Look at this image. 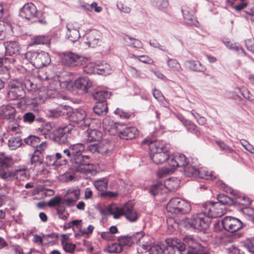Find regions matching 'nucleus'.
I'll return each mask as SVG.
<instances>
[{
    "label": "nucleus",
    "mask_w": 254,
    "mask_h": 254,
    "mask_svg": "<svg viewBox=\"0 0 254 254\" xmlns=\"http://www.w3.org/2000/svg\"><path fill=\"white\" fill-rule=\"evenodd\" d=\"M201 210L209 216L210 218L220 217L225 213L223 207H220L218 202L208 201L202 204Z\"/></svg>",
    "instance_id": "9b49d317"
},
{
    "label": "nucleus",
    "mask_w": 254,
    "mask_h": 254,
    "mask_svg": "<svg viewBox=\"0 0 254 254\" xmlns=\"http://www.w3.org/2000/svg\"><path fill=\"white\" fill-rule=\"evenodd\" d=\"M24 142L27 145H30L34 147H38L40 142V139L39 137L36 136L30 135L28 137L24 139Z\"/></svg>",
    "instance_id": "37998d69"
},
{
    "label": "nucleus",
    "mask_w": 254,
    "mask_h": 254,
    "mask_svg": "<svg viewBox=\"0 0 254 254\" xmlns=\"http://www.w3.org/2000/svg\"><path fill=\"white\" fill-rule=\"evenodd\" d=\"M142 144H148L150 149V157L156 164H161L166 163L170 167L169 154L170 144L163 140L150 141L145 139Z\"/></svg>",
    "instance_id": "f03ea898"
},
{
    "label": "nucleus",
    "mask_w": 254,
    "mask_h": 254,
    "mask_svg": "<svg viewBox=\"0 0 254 254\" xmlns=\"http://www.w3.org/2000/svg\"><path fill=\"white\" fill-rule=\"evenodd\" d=\"M117 131L119 132V136L123 139H131L134 138L138 134V130L134 127H126L122 130L117 128Z\"/></svg>",
    "instance_id": "a211bd4d"
},
{
    "label": "nucleus",
    "mask_w": 254,
    "mask_h": 254,
    "mask_svg": "<svg viewBox=\"0 0 254 254\" xmlns=\"http://www.w3.org/2000/svg\"><path fill=\"white\" fill-rule=\"evenodd\" d=\"M80 191L78 189L71 188L67 190L66 194H74V197H68L65 199L63 203H65L67 206L71 207L79 199Z\"/></svg>",
    "instance_id": "412c9836"
},
{
    "label": "nucleus",
    "mask_w": 254,
    "mask_h": 254,
    "mask_svg": "<svg viewBox=\"0 0 254 254\" xmlns=\"http://www.w3.org/2000/svg\"><path fill=\"white\" fill-rule=\"evenodd\" d=\"M184 174L186 176L190 177H197L198 174V169L192 166L190 163L184 169Z\"/></svg>",
    "instance_id": "4c0bfd02"
},
{
    "label": "nucleus",
    "mask_w": 254,
    "mask_h": 254,
    "mask_svg": "<svg viewBox=\"0 0 254 254\" xmlns=\"http://www.w3.org/2000/svg\"><path fill=\"white\" fill-rule=\"evenodd\" d=\"M61 61L63 64L70 67H75L81 65L82 58L78 54L71 52H63L61 54Z\"/></svg>",
    "instance_id": "f8f14e48"
},
{
    "label": "nucleus",
    "mask_w": 254,
    "mask_h": 254,
    "mask_svg": "<svg viewBox=\"0 0 254 254\" xmlns=\"http://www.w3.org/2000/svg\"><path fill=\"white\" fill-rule=\"evenodd\" d=\"M152 4L159 9L166 8L168 6L167 0H150Z\"/></svg>",
    "instance_id": "de8ad7c7"
},
{
    "label": "nucleus",
    "mask_w": 254,
    "mask_h": 254,
    "mask_svg": "<svg viewBox=\"0 0 254 254\" xmlns=\"http://www.w3.org/2000/svg\"><path fill=\"white\" fill-rule=\"evenodd\" d=\"M23 84V87L29 92L35 91L38 88L37 84L30 79H26Z\"/></svg>",
    "instance_id": "c03bdc74"
},
{
    "label": "nucleus",
    "mask_w": 254,
    "mask_h": 254,
    "mask_svg": "<svg viewBox=\"0 0 254 254\" xmlns=\"http://www.w3.org/2000/svg\"><path fill=\"white\" fill-rule=\"evenodd\" d=\"M166 242L167 246L163 250L164 254H175L176 250L180 254H184V252L186 249L185 242L176 238L167 239Z\"/></svg>",
    "instance_id": "1a4fd4ad"
},
{
    "label": "nucleus",
    "mask_w": 254,
    "mask_h": 254,
    "mask_svg": "<svg viewBox=\"0 0 254 254\" xmlns=\"http://www.w3.org/2000/svg\"><path fill=\"white\" fill-rule=\"evenodd\" d=\"M23 121L25 123L31 124L35 120V116L32 112H27L23 116Z\"/></svg>",
    "instance_id": "e2e57ef3"
},
{
    "label": "nucleus",
    "mask_w": 254,
    "mask_h": 254,
    "mask_svg": "<svg viewBox=\"0 0 254 254\" xmlns=\"http://www.w3.org/2000/svg\"><path fill=\"white\" fill-rule=\"evenodd\" d=\"M243 212L250 220L254 222V209L251 207H246L243 209Z\"/></svg>",
    "instance_id": "bf43d9fd"
},
{
    "label": "nucleus",
    "mask_w": 254,
    "mask_h": 254,
    "mask_svg": "<svg viewBox=\"0 0 254 254\" xmlns=\"http://www.w3.org/2000/svg\"><path fill=\"white\" fill-rule=\"evenodd\" d=\"M16 110L14 107L10 105H3L0 108V116L4 119L13 120L15 117Z\"/></svg>",
    "instance_id": "aec40b11"
},
{
    "label": "nucleus",
    "mask_w": 254,
    "mask_h": 254,
    "mask_svg": "<svg viewBox=\"0 0 254 254\" xmlns=\"http://www.w3.org/2000/svg\"><path fill=\"white\" fill-rule=\"evenodd\" d=\"M220 223L226 231L230 233L237 232L246 225L240 219L233 216L225 217Z\"/></svg>",
    "instance_id": "9d476101"
},
{
    "label": "nucleus",
    "mask_w": 254,
    "mask_h": 254,
    "mask_svg": "<svg viewBox=\"0 0 254 254\" xmlns=\"http://www.w3.org/2000/svg\"><path fill=\"white\" fill-rule=\"evenodd\" d=\"M191 114L200 125H203L206 123V119L202 116H200L195 110H192Z\"/></svg>",
    "instance_id": "13d9d810"
},
{
    "label": "nucleus",
    "mask_w": 254,
    "mask_h": 254,
    "mask_svg": "<svg viewBox=\"0 0 254 254\" xmlns=\"http://www.w3.org/2000/svg\"><path fill=\"white\" fill-rule=\"evenodd\" d=\"M236 90H237L245 98L247 99L250 101H252L253 100V99L251 97V93L250 91L247 89L245 87H236L235 88V92H236Z\"/></svg>",
    "instance_id": "6e6d98bb"
},
{
    "label": "nucleus",
    "mask_w": 254,
    "mask_h": 254,
    "mask_svg": "<svg viewBox=\"0 0 254 254\" xmlns=\"http://www.w3.org/2000/svg\"><path fill=\"white\" fill-rule=\"evenodd\" d=\"M244 247L250 254H254V244L249 240L244 243Z\"/></svg>",
    "instance_id": "338daca9"
},
{
    "label": "nucleus",
    "mask_w": 254,
    "mask_h": 254,
    "mask_svg": "<svg viewBox=\"0 0 254 254\" xmlns=\"http://www.w3.org/2000/svg\"><path fill=\"white\" fill-rule=\"evenodd\" d=\"M61 202L62 197L60 196L57 195L52 198L47 203V205L50 207H53L55 206H57V207H58L59 206H61L60 205Z\"/></svg>",
    "instance_id": "603ef678"
},
{
    "label": "nucleus",
    "mask_w": 254,
    "mask_h": 254,
    "mask_svg": "<svg viewBox=\"0 0 254 254\" xmlns=\"http://www.w3.org/2000/svg\"><path fill=\"white\" fill-rule=\"evenodd\" d=\"M185 221L190 228L201 231L209 227L211 219L204 211L201 210L200 213L193 215L190 219H186Z\"/></svg>",
    "instance_id": "423d86ee"
},
{
    "label": "nucleus",
    "mask_w": 254,
    "mask_h": 254,
    "mask_svg": "<svg viewBox=\"0 0 254 254\" xmlns=\"http://www.w3.org/2000/svg\"><path fill=\"white\" fill-rule=\"evenodd\" d=\"M184 18L190 22V24H192L195 26H197L198 22L196 18L194 16V11L190 10L187 6H184L182 9Z\"/></svg>",
    "instance_id": "a878e982"
},
{
    "label": "nucleus",
    "mask_w": 254,
    "mask_h": 254,
    "mask_svg": "<svg viewBox=\"0 0 254 254\" xmlns=\"http://www.w3.org/2000/svg\"><path fill=\"white\" fill-rule=\"evenodd\" d=\"M142 248L149 251V254H159L163 252L162 249L158 245L148 246L143 245Z\"/></svg>",
    "instance_id": "49530a36"
},
{
    "label": "nucleus",
    "mask_w": 254,
    "mask_h": 254,
    "mask_svg": "<svg viewBox=\"0 0 254 254\" xmlns=\"http://www.w3.org/2000/svg\"><path fill=\"white\" fill-rule=\"evenodd\" d=\"M218 203L224 205L231 206L235 204V201L233 198H231L224 194H219L217 196Z\"/></svg>",
    "instance_id": "473e14b6"
},
{
    "label": "nucleus",
    "mask_w": 254,
    "mask_h": 254,
    "mask_svg": "<svg viewBox=\"0 0 254 254\" xmlns=\"http://www.w3.org/2000/svg\"><path fill=\"white\" fill-rule=\"evenodd\" d=\"M5 49V56L17 55L20 52V45L16 41H10L4 44Z\"/></svg>",
    "instance_id": "6ab92c4d"
},
{
    "label": "nucleus",
    "mask_w": 254,
    "mask_h": 254,
    "mask_svg": "<svg viewBox=\"0 0 254 254\" xmlns=\"http://www.w3.org/2000/svg\"><path fill=\"white\" fill-rule=\"evenodd\" d=\"M109 180L107 178H103L95 180L94 185L96 189L100 191H103L108 188Z\"/></svg>",
    "instance_id": "f704fd0d"
},
{
    "label": "nucleus",
    "mask_w": 254,
    "mask_h": 254,
    "mask_svg": "<svg viewBox=\"0 0 254 254\" xmlns=\"http://www.w3.org/2000/svg\"><path fill=\"white\" fill-rule=\"evenodd\" d=\"M198 174L197 177L207 180H213L215 179L216 177L213 175L212 172H208L205 168H198Z\"/></svg>",
    "instance_id": "c9c22d12"
},
{
    "label": "nucleus",
    "mask_w": 254,
    "mask_h": 254,
    "mask_svg": "<svg viewBox=\"0 0 254 254\" xmlns=\"http://www.w3.org/2000/svg\"><path fill=\"white\" fill-rule=\"evenodd\" d=\"M162 186L160 183L153 185L149 190L150 193L154 196L156 195L159 193Z\"/></svg>",
    "instance_id": "69168bd1"
},
{
    "label": "nucleus",
    "mask_w": 254,
    "mask_h": 254,
    "mask_svg": "<svg viewBox=\"0 0 254 254\" xmlns=\"http://www.w3.org/2000/svg\"><path fill=\"white\" fill-rule=\"evenodd\" d=\"M180 120L183 124V125L186 127L188 131L192 132V131H194L195 130V125L194 124L191 123L190 121L185 119L183 117H181Z\"/></svg>",
    "instance_id": "3c124183"
},
{
    "label": "nucleus",
    "mask_w": 254,
    "mask_h": 254,
    "mask_svg": "<svg viewBox=\"0 0 254 254\" xmlns=\"http://www.w3.org/2000/svg\"><path fill=\"white\" fill-rule=\"evenodd\" d=\"M123 250V248L119 243H114L108 246V251L110 254L120 253Z\"/></svg>",
    "instance_id": "8fccbe9b"
},
{
    "label": "nucleus",
    "mask_w": 254,
    "mask_h": 254,
    "mask_svg": "<svg viewBox=\"0 0 254 254\" xmlns=\"http://www.w3.org/2000/svg\"><path fill=\"white\" fill-rule=\"evenodd\" d=\"M183 240L190 249L187 251L186 250L184 252V254H198L199 252H202L204 250V247L190 236H186Z\"/></svg>",
    "instance_id": "4468645a"
},
{
    "label": "nucleus",
    "mask_w": 254,
    "mask_h": 254,
    "mask_svg": "<svg viewBox=\"0 0 254 254\" xmlns=\"http://www.w3.org/2000/svg\"><path fill=\"white\" fill-rule=\"evenodd\" d=\"M190 67L193 70L203 72L205 70V67L198 61H189L187 62Z\"/></svg>",
    "instance_id": "58836bf2"
},
{
    "label": "nucleus",
    "mask_w": 254,
    "mask_h": 254,
    "mask_svg": "<svg viewBox=\"0 0 254 254\" xmlns=\"http://www.w3.org/2000/svg\"><path fill=\"white\" fill-rule=\"evenodd\" d=\"M25 58L37 68L46 66L51 62L49 54L44 51H28L25 54Z\"/></svg>",
    "instance_id": "20e7f679"
},
{
    "label": "nucleus",
    "mask_w": 254,
    "mask_h": 254,
    "mask_svg": "<svg viewBox=\"0 0 254 254\" xmlns=\"http://www.w3.org/2000/svg\"><path fill=\"white\" fill-rule=\"evenodd\" d=\"M246 18L248 21L254 22V6L248 8L246 11Z\"/></svg>",
    "instance_id": "0e129e2a"
},
{
    "label": "nucleus",
    "mask_w": 254,
    "mask_h": 254,
    "mask_svg": "<svg viewBox=\"0 0 254 254\" xmlns=\"http://www.w3.org/2000/svg\"><path fill=\"white\" fill-rule=\"evenodd\" d=\"M179 181L177 179H168L165 183L169 190H176L179 187Z\"/></svg>",
    "instance_id": "5fc2aeb1"
},
{
    "label": "nucleus",
    "mask_w": 254,
    "mask_h": 254,
    "mask_svg": "<svg viewBox=\"0 0 254 254\" xmlns=\"http://www.w3.org/2000/svg\"><path fill=\"white\" fill-rule=\"evenodd\" d=\"M66 38L72 42L76 41L80 37L79 31L72 23H67L66 25Z\"/></svg>",
    "instance_id": "4be33fe9"
},
{
    "label": "nucleus",
    "mask_w": 254,
    "mask_h": 254,
    "mask_svg": "<svg viewBox=\"0 0 254 254\" xmlns=\"http://www.w3.org/2000/svg\"><path fill=\"white\" fill-rule=\"evenodd\" d=\"M102 133L96 129H91L88 132L87 141L88 142L98 141L101 139Z\"/></svg>",
    "instance_id": "2f4dec72"
},
{
    "label": "nucleus",
    "mask_w": 254,
    "mask_h": 254,
    "mask_svg": "<svg viewBox=\"0 0 254 254\" xmlns=\"http://www.w3.org/2000/svg\"><path fill=\"white\" fill-rule=\"evenodd\" d=\"M166 210L174 214H187L191 210L189 202L179 197L172 198L167 203Z\"/></svg>",
    "instance_id": "39448f33"
},
{
    "label": "nucleus",
    "mask_w": 254,
    "mask_h": 254,
    "mask_svg": "<svg viewBox=\"0 0 254 254\" xmlns=\"http://www.w3.org/2000/svg\"><path fill=\"white\" fill-rule=\"evenodd\" d=\"M124 215L130 222H135L138 218V214L128 203H126L123 206Z\"/></svg>",
    "instance_id": "b1692460"
},
{
    "label": "nucleus",
    "mask_w": 254,
    "mask_h": 254,
    "mask_svg": "<svg viewBox=\"0 0 254 254\" xmlns=\"http://www.w3.org/2000/svg\"><path fill=\"white\" fill-rule=\"evenodd\" d=\"M92 85V82L88 77L84 76L76 79L73 83V87L80 90L82 93L88 92V88Z\"/></svg>",
    "instance_id": "f3484780"
},
{
    "label": "nucleus",
    "mask_w": 254,
    "mask_h": 254,
    "mask_svg": "<svg viewBox=\"0 0 254 254\" xmlns=\"http://www.w3.org/2000/svg\"><path fill=\"white\" fill-rule=\"evenodd\" d=\"M72 121L77 124H80V127L82 129L88 128L91 120L90 118H86L85 111L83 109H78L70 115Z\"/></svg>",
    "instance_id": "ddd939ff"
},
{
    "label": "nucleus",
    "mask_w": 254,
    "mask_h": 254,
    "mask_svg": "<svg viewBox=\"0 0 254 254\" xmlns=\"http://www.w3.org/2000/svg\"><path fill=\"white\" fill-rule=\"evenodd\" d=\"M60 85V83L58 80H52L50 81L49 86L47 88V95L51 98H58L66 99L65 96H63L60 93L58 89Z\"/></svg>",
    "instance_id": "dca6fc26"
},
{
    "label": "nucleus",
    "mask_w": 254,
    "mask_h": 254,
    "mask_svg": "<svg viewBox=\"0 0 254 254\" xmlns=\"http://www.w3.org/2000/svg\"><path fill=\"white\" fill-rule=\"evenodd\" d=\"M83 71L87 74H91L96 73V65L89 63L83 67Z\"/></svg>",
    "instance_id": "864d4df0"
},
{
    "label": "nucleus",
    "mask_w": 254,
    "mask_h": 254,
    "mask_svg": "<svg viewBox=\"0 0 254 254\" xmlns=\"http://www.w3.org/2000/svg\"><path fill=\"white\" fill-rule=\"evenodd\" d=\"M109 214L114 216L115 219H118L121 216L124 215L123 207H119L115 204H112L108 207Z\"/></svg>",
    "instance_id": "c85d7f7f"
},
{
    "label": "nucleus",
    "mask_w": 254,
    "mask_h": 254,
    "mask_svg": "<svg viewBox=\"0 0 254 254\" xmlns=\"http://www.w3.org/2000/svg\"><path fill=\"white\" fill-rule=\"evenodd\" d=\"M93 110L94 112L98 116L105 115L108 111L107 102H97Z\"/></svg>",
    "instance_id": "cd10ccee"
},
{
    "label": "nucleus",
    "mask_w": 254,
    "mask_h": 254,
    "mask_svg": "<svg viewBox=\"0 0 254 254\" xmlns=\"http://www.w3.org/2000/svg\"><path fill=\"white\" fill-rule=\"evenodd\" d=\"M8 167L7 158L0 157V177L4 180H7L11 176L10 172L7 171Z\"/></svg>",
    "instance_id": "393cba45"
},
{
    "label": "nucleus",
    "mask_w": 254,
    "mask_h": 254,
    "mask_svg": "<svg viewBox=\"0 0 254 254\" xmlns=\"http://www.w3.org/2000/svg\"><path fill=\"white\" fill-rule=\"evenodd\" d=\"M123 39L125 43L129 46L135 48H140L142 46V43L140 41L135 38H132L129 35H126Z\"/></svg>",
    "instance_id": "c756f323"
},
{
    "label": "nucleus",
    "mask_w": 254,
    "mask_h": 254,
    "mask_svg": "<svg viewBox=\"0 0 254 254\" xmlns=\"http://www.w3.org/2000/svg\"><path fill=\"white\" fill-rule=\"evenodd\" d=\"M85 147L83 143H78L70 145L67 148L63 151V155L57 153L52 155V158H55L56 161L64 158L65 164L67 160L72 164L73 171L81 173H86L89 170L87 167H93L91 162V158L89 155L84 154Z\"/></svg>",
    "instance_id": "f257e3e1"
},
{
    "label": "nucleus",
    "mask_w": 254,
    "mask_h": 254,
    "mask_svg": "<svg viewBox=\"0 0 254 254\" xmlns=\"http://www.w3.org/2000/svg\"><path fill=\"white\" fill-rule=\"evenodd\" d=\"M37 13L36 6L33 3L29 2L25 4L20 9L19 15L22 18L29 20L36 18Z\"/></svg>",
    "instance_id": "2eb2a0df"
},
{
    "label": "nucleus",
    "mask_w": 254,
    "mask_h": 254,
    "mask_svg": "<svg viewBox=\"0 0 254 254\" xmlns=\"http://www.w3.org/2000/svg\"><path fill=\"white\" fill-rule=\"evenodd\" d=\"M22 145V140L18 137H12L8 140V146L11 150H15Z\"/></svg>",
    "instance_id": "a19ab883"
},
{
    "label": "nucleus",
    "mask_w": 254,
    "mask_h": 254,
    "mask_svg": "<svg viewBox=\"0 0 254 254\" xmlns=\"http://www.w3.org/2000/svg\"><path fill=\"white\" fill-rule=\"evenodd\" d=\"M56 210L57 214L58 215L60 219L63 220L67 219L69 216V213L65 210V208L64 206H59L58 207H57Z\"/></svg>",
    "instance_id": "09e8293b"
},
{
    "label": "nucleus",
    "mask_w": 254,
    "mask_h": 254,
    "mask_svg": "<svg viewBox=\"0 0 254 254\" xmlns=\"http://www.w3.org/2000/svg\"><path fill=\"white\" fill-rule=\"evenodd\" d=\"M52 126L49 123H47L42 125L41 127L39 128L41 134L44 136L45 138H49L51 139V135L52 132Z\"/></svg>",
    "instance_id": "e433bc0d"
},
{
    "label": "nucleus",
    "mask_w": 254,
    "mask_h": 254,
    "mask_svg": "<svg viewBox=\"0 0 254 254\" xmlns=\"http://www.w3.org/2000/svg\"><path fill=\"white\" fill-rule=\"evenodd\" d=\"M168 66L173 71L180 72L182 68L179 62L174 59H169L167 61Z\"/></svg>",
    "instance_id": "79ce46f5"
},
{
    "label": "nucleus",
    "mask_w": 254,
    "mask_h": 254,
    "mask_svg": "<svg viewBox=\"0 0 254 254\" xmlns=\"http://www.w3.org/2000/svg\"><path fill=\"white\" fill-rule=\"evenodd\" d=\"M245 45L247 49L254 54V39H250L245 41Z\"/></svg>",
    "instance_id": "774afa93"
},
{
    "label": "nucleus",
    "mask_w": 254,
    "mask_h": 254,
    "mask_svg": "<svg viewBox=\"0 0 254 254\" xmlns=\"http://www.w3.org/2000/svg\"><path fill=\"white\" fill-rule=\"evenodd\" d=\"M22 82L17 79L10 80L7 86V97L10 100H19L25 96Z\"/></svg>",
    "instance_id": "6e6552de"
},
{
    "label": "nucleus",
    "mask_w": 254,
    "mask_h": 254,
    "mask_svg": "<svg viewBox=\"0 0 254 254\" xmlns=\"http://www.w3.org/2000/svg\"><path fill=\"white\" fill-rule=\"evenodd\" d=\"M96 65V73L106 75L111 72V67L108 63H101Z\"/></svg>",
    "instance_id": "7c9ffc66"
},
{
    "label": "nucleus",
    "mask_w": 254,
    "mask_h": 254,
    "mask_svg": "<svg viewBox=\"0 0 254 254\" xmlns=\"http://www.w3.org/2000/svg\"><path fill=\"white\" fill-rule=\"evenodd\" d=\"M169 161L170 167H164L159 170L157 173L159 177L162 178L173 173L177 167H183L184 169L190 163L185 155L179 153L171 154Z\"/></svg>",
    "instance_id": "7ed1b4c3"
},
{
    "label": "nucleus",
    "mask_w": 254,
    "mask_h": 254,
    "mask_svg": "<svg viewBox=\"0 0 254 254\" xmlns=\"http://www.w3.org/2000/svg\"><path fill=\"white\" fill-rule=\"evenodd\" d=\"M61 116H70L72 109L68 106H61L59 107Z\"/></svg>",
    "instance_id": "052dcab7"
},
{
    "label": "nucleus",
    "mask_w": 254,
    "mask_h": 254,
    "mask_svg": "<svg viewBox=\"0 0 254 254\" xmlns=\"http://www.w3.org/2000/svg\"><path fill=\"white\" fill-rule=\"evenodd\" d=\"M50 39L48 36L37 35L34 36L31 39L30 45H47L50 44Z\"/></svg>",
    "instance_id": "bb28decb"
},
{
    "label": "nucleus",
    "mask_w": 254,
    "mask_h": 254,
    "mask_svg": "<svg viewBox=\"0 0 254 254\" xmlns=\"http://www.w3.org/2000/svg\"><path fill=\"white\" fill-rule=\"evenodd\" d=\"M87 41L85 43L89 46L94 47L100 43L101 33L99 31L94 30L87 35Z\"/></svg>",
    "instance_id": "5701e85b"
},
{
    "label": "nucleus",
    "mask_w": 254,
    "mask_h": 254,
    "mask_svg": "<svg viewBox=\"0 0 254 254\" xmlns=\"http://www.w3.org/2000/svg\"><path fill=\"white\" fill-rule=\"evenodd\" d=\"M62 245L64 251L69 253H73L76 247L75 245L68 242H64L63 240L62 241Z\"/></svg>",
    "instance_id": "4d7b16f0"
},
{
    "label": "nucleus",
    "mask_w": 254,
    "mask_h": 254,
    "mask_svg": "<svg viewBox=\"0 0 254 254\" xmlns=\"http://www.w3.org/2000/svg\"><path fill=\"white\" fill-rule=\"evenodd\" d=\"M135 236L134 234H133L132 236H120L118 238V241L120 245H121L122 247L126 246H131L133 243L132 239H133Z\"/></svg>",
    "instance_id": "ea45409f"
},
{
    "label": "nucleus",
    "mask_w": 254,
    "mask_h": 254,
    "mask_svg": "<svg viewBox=\"0 0 254 254\" xmlns=\"http://www.w3.org/2000/svg\"><path fill=\"white\" fill-rule=\"evenodd\" d=\"M111 93L107 91H98L93 95L94 98L97 100V102H106V99L110 98Z\"/></svg>",
    "instance_id": "72a5a7b5"
},
{
    "label": "nucleus",
    "mask_w": 254,
    "mask_h": 254,
    "mask_svg": "<svg viewBox=\"0 0 254 254\" xmlns=\"http://www.w3.org/2000/svg\"><path fill=\"white\" fill-rule=\"evenodd\" d=\"M85 147V151L84 152V154L87 155L86 154V151L88 150L90 151L91 153H94L96 152L98 153V148L99 144V143H94L90 145H89L86 147L85 145L84 144Z\"/></svg>",
    "instance_id": "680f3d73"
},
{
    "label": "nucleus",
    "mask_w": 254,
    "mask_h": 254,
    "mask_svg": "<svg viewBox=\"0 0 254 254\" xmlns=\"http://www.w3.org/2000/svg\"><path fill=\"white\" fill-rule=\"evenodd\" d=\"M44 155L40 154L38 152H34L31 157V163L36 166L43 163Z\"/></svg>",
    "instance_id": "a18cd8bd"
},
{
    "label": "nucleus",
    "mask_w": 254,
    "mask_h": 254,
    "mask_svg": "<svg viewBox=\"0 0 254 254\" xmlns=\"http://www.w3.org/2000/svg\"><path fill=\"white\" fill-rule=\"evenodd\" d=\"M73 129V127L70 124L60 127L53 131L51 139L59 144H65L71 138Z\"/></svg>",
    "instance_id": "0eeeda50"
}]
</instances>
